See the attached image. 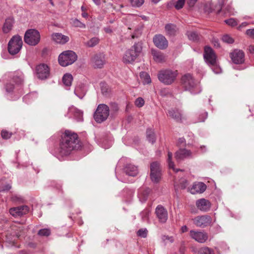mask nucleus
Segmentation results:
<instances>
[{
  "label": "nucleus",
  "mask_w": 254,
  "mask_h": 254,
  "mask_svg": "<svg viewBox=\"0 0 254 254\" xmlns=\"http://www.w3.org/2000/svg\"><path fill=\"white\" fill-rule=\"evenodd\" d=\"M81 146L77 134L69 130H65L62 137L59 147L55 151V155L60 160L68 155L71 151L78 149Z\"/></svg>",
  "instance_id": "f257e3e1"
},
{
  "label": "nucleus",
  "mask_w": 254,
  "mask_h": 254,
  "mask_svg": "<svg viewBox=\"0 0 254 254\" xmlns=\"http://www.w3.org/2000/svg\"><path fill=\"white\" fill-rule=\"evenodd\" d=\"M203 58L206 63L211 67L215 73L221 72V68L217 64L216 55L211 48L208 46L204 48Z\"/></svg>",
  "instance_id": "f03ea898"
},
{
  "label": "nucleus",
  "mask_w": 254,
  "mask_h": 254,
  "mask_svg": "<svg viewBox=\"0 0 254 254\" xmlns=\"http://www.w3.org/2000/svg\"><path fill=\"white\" fill-rule=\"evenodd\" d=\"M181 82L185 90L190 91L191 94H196L201 91L199 82L195 80L190 74L183 76Z\"/></svg>",
  "instance_id": "7ed1b4c3"
},
{
  "label": "nucleus",
  "mask_w": 254,
  "mask_h": 254,
  "mask_svg": "<svg viewBox=\"0 0 254 254\" xmlns=\"http://www.w3.org/2000/svg\"><path fill=\"white\" fill-rule=\"evenodd\" d=\"M142 49L141 43H135L129 49L126 51L123 58V62L126 64H133L139 56Z\"/></svg>",
  "instance_id": "20e7f679"
},
{
  "label": "nucleus",
  "mask_w": 254,
  "mask_h": 254,
  "mask_svg": "<svg viewBox=\"0 0 254 254\" xmlns=\"http://www.w3.org/2000/svg\"><path fill=\"white\" fill-rule=\"evenodd\" d=\"M178 73L177 70L166 69L161 70L158 74L159 81L165 85H170L175 81Z\"/></svg>",
  "instance_id": "39448f33"
},
{
  "label": "nucleus",
  "mask_w": 254,
  "mask_h": 254,
  "mask_svg": "<svg viewBox=\"0 0 254 254\" xmlns=\"http://www.w3.org/2000/svg\"><path fill=\"white\" fill-rule=\"evenodd\" d=\"M77 56L72 51H65L59 56V64L62 66H67L74 63L77 60Z\"/></svg>",
  "instance_id": "423d86ee"
},
{
  "label": "nucleus",
  "mask_w": 254,
  "mask_h": 254,
  "mask_svg": "<svg viewBox=\"0 0 254 254\" xmlns=\"http://www.w3.org/2000/svg\"><path fill=\"white\" fill-rule=\"evenodd\" d=\"M11 81L7 83L5 86L6 92L7 96H10L12 92H15L13 90L15 89V86L11 82H15L17 85H20L23 82V74L19 71H16L11 75Z\"/></svg>",
  "instance_id": "0eeeda50"
},
{
  "label": "nucleus",
  "mask_w": 254,
  "mask_h": 254,
  "mask_svg": "<svg viewBox=\"0 0 254 254\" xmlns=\"http://www.w3.org/2000/svg\"><path fill=\"white\" fill-rule=\"evenodd\" d=\"M40 39V34L36 29H28L25 33L24 42L30 46H34L37 45L39 43Z\"/></svg>",
  "instance_id": "6e6552de"
},
{
  "label": "nucleus",
  "mask_w": 254,
  "mask_h": 254,
  "mask_svg": "<svg viewBox=\"0 0 254 254\" xmlns=\"http://www.w3.org/2000/svg\"><path fill=\"white\" fill-rule=\"evenodd\" d=\"M109 108L104 104H99L94 114V119L98 123L106 121L109 115Z\"/></svg>",
  "instance_id": "1a4fd4ad"
},
{
  "label": "nucleus",
  "mask_w": 254,
  "mask_h": 254,
  "mask_svg": "<svg viewBox=\"0 0 254 254\" xmlns=\"http://www.w3.org/2000/svg\"><path fill=\"white\" fill-rule=\"evenodd\" d=\"M23 44L22 38L19 35H15L10 40L8 44V51L10 55L17 54L21 50Z\"/></svg>",
  "instance_id": "9d476101"
},
{
  "label": "nucleus",
  "mask_w": 254,
  "mask_h": 254,
  "mask_svg": "<svg viewBox=\"0 0 254 254\" xmlns=\"http://www.w3.org/2000/svg\"><path fill=\"white\" fill-rule=\"evenodd\" d=\"M192 221L197 227L205 228L211 224L212 218L209 215H203L194 217Z\"/></svg>",
  "instance_id": "9b49d317"
},
{
  "label": "nucleus",
  "mask_w": 254,
  "mask_h": 254,
  "mask_svg": "<svg viewBox=\"0 0 254 254\" xmlns=\"http://www.w3.org/2000/svg\"><path fill=\"white\" fill-rule=\"evenodd\" d=\"M190 235L191 238L200 243H204L208 239L207 234L203 231L191 230Z\"/></svg>",
  "instance_id": "f8f14e48"
},
{
  "label": "nucleus",
  "mask_w": 254,
  "mask_h": 254,
  "mask_svg": "<svg viewBox=\"0 0 254 254\" xmlns=\"http://www.w3.org/2000/svg\"><path fill=\"white\" fill-rule=\"evenodd\" d=\"M36 72L37 77L39 79H44L49 76V68L48 66L45 64H40L36 66Z\"/></svg>",
  "instance_id": "ddd939ff"
},
{
  "label": "nucleus",
  "mask_w": 254,
  "mask_h": 254,
  "mask_svg": "<svg viewBox=\"0 0 254 254\" xmlns=\"http://www.w3.org/2000/svg\"><path fill=\"white\" fill-rule=\"evenodd\" d=\"M155 214L159 222L165 223L168 219L167 210L161 205H158L155 209Z\"/></svg>",
  "instance_id": "4468645a"
},
{
  "label": "nucleus",
  "mask_w": 254,
  "mask_h": 254,
  "mask_svg": "<svg viewBox=\"0 0 254 254\" xmlns=\"http://www.w3.org/2000/svg\"><path fill=\"white\" fill-rule=\"evenodd\" d=\"M154 45L160 49L164 50L167 48L168 42L166 38L161 34L156 35L153 39Z\"/></svg>",
  "instance_id": "2eb2a0df"
},
{
  "label": "nucleus",
  "mask_w": 254,
  "mask_h": 254,
  "mask_svg": "<svg viewBox=\"0 0 254 254\" xmlns=\"http://www.w3.org/2000/svg\"><path fill=\"white\" fill-rule=\"evenodd\" d=\"M29 211V207L26 205L11 208L9 209L10 214L15 217H20Z\"/></svg>",
  "instance_id": "dca6fc26"
},
{
  "label": "nucleus",
  "mask_w": 254,
  "mask_h": 254,
  "mask_svg": "<svg viewBox=\"0 0 254 254\" xmlns=\"http://www.w3.org/2000/svg\"><path fill=\"white\" fill-rule=\"evenodd\" d=\"M230 57L236 64H241L244 62V53L242 51L235 50L231 54Z\"/></svg>",
  "instance_id": "f3484780"
},
{
  "label": "nucleus",
  "mask_w": 254,
  "mask_h": 254,
  "mask_svg": "<svg viewBox=\"0 0 254 254\" xmlns=\"http://www.w3.org/2000/svg\"><path fill=\"white\" fill-rule=\"evenodd\" d=\"M196 206L200 211L206 212L210 209L211 203L205 198H201L196 201Z\"/></svg>",
  "instance_id": "a211bd4d"
},
{
  "label": "nucleus",
  "mask_w": 254,
  "mask_h": 254,
  "mask_svg": "<svg viewBox=\"0 0 254 254\" xmlns=\"http://www.w3.org/2000/svg\"><path fill=\"white\" fill-rule=\"evenodd\" d=\"M93 66L96 68H102L105 64V56L102 54L95 55L92 59Z\"/></svg>",
  "instance_id": "6ab92c4d"
},
{
  "label": "nucleus",
  "mask_w": 254,
  "mask_h": 254,
  "mask_svg": "<svg viewBox=\"0 0 254 254\" xmlns=\"http://www.w3.org/2000/svg\"><path fill=\"white\" fill-rule=\"evenodd\" d=\"M206 189V185L202 182L194 183L190 189V192L192 194L201 193Z\"/></svg>",
  "instance_id": "aec40b11"
},
{
  "label": "nucleus",
  "mask_w": 254,
  "mask_h": 254,
  "mask_svg": "<svg viewBox=\"0 0 254 254\" xmlns=\"http://www.w3.org/2000/svg\"><path fill=\"white\" fill-rule=\"evenodd\" d=\"M68 115L69 118L73 117L77 121H82V112L74 106H71L69 108Z\"/></svg>",
  "instance_id": "412c9836"
},
{
  "label": "nucleus",
  "mask_w": 254,
  "mask_h": 254,
  "mask_svg": "<svg viewBox=\"0 0 254 254\" xmlns=\"http://www.w3.org/2000/svg\"><path fill=\"white\" fill-rule=\"evenodd\" d=\"M52 37L54 41L60 44H64L69 40L68 36L60 33H53L52 35Z\"/></svg>",
  "instance_id": "4be33fe9"
},
{
  "label": "nucleus",
  "mask_w": 254,
  "mask_h": 254,
  "mask_svg": "<svg viewBox=\"0 0 254 254\" xmlns=\"http://www.w3.org/2000/svg\"><path fill=\"white\" fill-rule=\"evenodd\" d=\"M191 155V152L190 150L186 149H182L176 152L175 158L178 162H180L184 159L190 157Z\"/></svg>",
  "instance_id": "5701e85b"
},
{
  "label": "nucleus",
  "mask_w": 254,
  "mask_h": 254,
  "mask_svg": "<svg viewBox=\"0 0 254 254\" xmlns=\"http://www.w3.org/2000/svg\"><path fill=\"white\" fill-rule=\"evenodd\" d=\"M87 87L83 83H80L77 85L74 90V94L79 98L82 99L86 94Z\"/></svg>",
  "instance_id": "b1692460"
},
{
  "label": "nucleus",
  "mask_w": 254,
  "mask_h": 254,
  "mask_svg": "<svg viewBox=\"0 0 254 254\" xmlns=\"http://www.w3.org/2000/svg\"><path fill=\"white\" fill-rule=\"evenodd\" d=\"M150 191L149 189L144 187L141 188L138 190L137 196L141 203L146 201Z\"/></svg>",
  "instance_id": "393cba45"
},
{
  "label": "nucleus",
  "mask_w": 254,
  "mask_h": 254,
  "mask_svg": "<svg viewBox=\"0 0 254 254\" xmlns=\"http://www.w3.org/2000/svg\"><path fill=\"white\" fill-rule=\"evenodd\" d=\"M14 20L13 18L6 19L2 27V31L4 33H9L12 29Z\"/></svg>",
  "instance_id": "a878e982"
},
{
  "label": "nucleus",
  "mask_w": 254,
  "mask_h": 254,
  "mask_svg": "<svg viewBox=\"0 0 254 254\" xmlns=\"http://www.w3.org/2000/svg\"><path fill=\"white\" fill-rule=\"evenodd\" d=\"M125 172L126 175L134 177L138 174V169L136 166L132 164L127 165L125 169Z\"/></svg>",
  "instance_id": "bb28decb"
},
{
  "label": "nucleus",
  "mask_w": 254,
  "mask_h": 254,
  "mask_svg": "<svg viewBox=\"0 0 254 254\" xmlns=\"http://www.w3.org/2000/svg\"><path fill=\"white\" fill-rule=\"evenodd\" d=\"M151 54L153 60L157 63H162L165 61V56L161 52L156 50H152Z\"/></svg>",
  "instance_id": "cd10ccee"
},
{
  "label": "nucleus",
  "mask_w": 254,
  "mask_h": 254,
  "mask_svg": "<svg viewBox=\"0 0 254 254\" xmlns=\"http://www.w3.org/2000/svg\"><path fill=\"white\" fill-rule=\"evenodd\" d=\"M168 116L176 121L179 122L182 121V114L178 109H171L168 111Z\"/></svg>",
  "instance_id": "c85d7f7f"
},
{
  "label": "nucleus",
  "mask_w": 254,
  "mask_h": 254,
  "mask_svg": "<svg viewBox=\"0 0 254 254\" xmlns=\"http://www.w3.org/2000/svg\"><path fill=\"white\" fill-rule=\"evenodd\" d=\"M165 30L168 35L173 36L176 35L178 29L175 25L170 23L165 26Z\"/></svg>",
  "instance_id": "c756f323"
},
{
  "label": "nucleus",
  "mask_w": 254,
  "mask_h": 254,
  "mask_svg": "<svg viewBox=\"0 0 254 254\" xmlns=\"http://www.w3.org/2000/svg\"><path fill=\"white\" fill-rule=\"evenodd\" d=\"M72 80L73 78L71 74L66 73L64 75L63 77V82L64 84L67 87V90H68L69 87L71 86Z\"/></svg>",
  "instance_id": "7c9ffc66"
},
{
  "label": "nucleus",
  "mask_w": 254,
  "mask_h": 254,
  "mask_svg": "<svg viewBox=\"0 0 254 254\" xmlns=\"http://www.w3.org/2000/svg\"><path fill=\"white\" fill-rule=\"evenodd\" d=\"M146 137L149 142L154 143L156 141L154 130L150 128L147 129L146 130Z\"/></svg>",
  "instance_id": "2f4dec72"
},
{
  "label": "nucleus",
  "mask_w": 254,
  "mask_h": 254,
  "mask_svg": "<svg viewBox=\"0 0 254 254\" xmlns=\"http://www.w3.org/2000/svg\"><path fill=\"white\" fill-rule=\"evenodd\" d=\"M140 77L143 84H149L151 81L149 75L146 72H141Z\"/></svg>",
  "instance_id": "473e14b6"
},
{
  "label": "nucleus",
  "mask_w": 254,
  "mask_h": 254,
  "mask_svg": "<svg viewBox=\"0 0 254 254\" xmlns=\"http://www.w3.org/2000/svg\"><path fill=\"white\" fill-rule=\"evenodd\" d=\"M172 156H173L172 153L171 152L169 151L168 152L167 162L168 163V166H169V168L172 169L174 171H175L176 172H177L179 171H182V170L176 169L175 168L174 164L172 161Z\"/></svg>",
  "instance_id": "72a5a7b5"
},
{
  "label": "nucleus",
  "mask_w": 254,
  "mask_h": 254,
  "mask_svg": "<svg viewBox=\"0 0 254 254\" xmlns=\"http://www.w3.org/2000/svg\"><path fill=\"white\" fill-rule=\"evenodd\" d=\"M161 173L160 164L157 162H152L150 165V173Z\"/></svg>",
  "instance_id": "f704fd0d"
},
{
  "label": "nucleus",
  "mask_w": 254,
  "mask_h": 254,
  "mask_svg": "<svg viewBox=\"0 0 254 254\" xmlns=\"http://www.w3.org/2000/svg\"><path fill=\"white\" fill-rule=\"evenodd\" d=\"M11 189V185L5 182V180L0 181V191H5Z\"/></svg>",
  "instance_id": "c9c22d12"
},
{
  "label": "nucleus",
  "mask_w": 254,
  "mask_h": 254,
  "mask_svg": "<svg viewBox=\"0 0 254 254\" xmlns=\"http://www.w3.org/2000/svg\"><path fill=\"white\" fill-rule=\"evenodd\" d=\"M37 97L36 93H31L27 94L23 97V101L26 103H29L31 101L36 99Z\"/></svg>",
  "instance_id": "e433bc0d"
},
{
  "label": "nucleus",
  "mask_w": 254,
  "mask_h": 254,
  "mask_svg": "<svg viewBox=\"0 0 254 254\" xmlns=\"http://www.w3.org/2000/svg\"><path fill=\"white\" fill-rule=\"evenodd\" d=\"M150 211L148 209H144L140 213V216L143 221L148 222L149 221V216Z\"/></svg>",
  "instance_id": "4c0bfd02"
},
{
  "label": "nucleus",
  "mask_w": 254,
  "mask_h": 254,
  "mask_svg": "<svg viewBox=\"0 0 254 254\" xmlns=\"http://www.w3.org/2000/svg\"><path fill=\"white\" fill-rule=\"evenodd\" d=\"M72 25L75 27L82 29L86 28V25L77 18L73 19L72 20Z\"/></svg>",
  "instance_id": "58836bf2"
},
{
  "label": "nucleus",
  "mask_w": 254,
  "mask_h": 254,
  "mask_svg": "<svg viewBox=\"0 0 254 254\" xmlns=\"http://www.w3.org/2000/svg\"><path fill=\"white\" fill-rule=\"evenodd\" d=\"M207 112H203L198 114L197 119L195 121V123L203 122L207 117Z\"/></svg>",
  "instance_id": "ea45409f"
},
{
  "label": "nucleus",
  "mask_w": 254,
  "mask_h": 254,
  "mask_svg": "<svg viewBox=\"0 0 254 254\" xmlns=\"http://www.w3.org/2000/svg\"><path fill=\"white\" fill-rule=\"evenodd\" d=\"M99 39L97 37H93L86 43V45L89 47H93L99 43Z\"/></svg>",
  "instance_id": "a19ab883"
},
{
  "label": "nucleus",
  "mask_w": 254,
  "mask_h": 254,
  "mask_svg": "<svg viewBox=\"0 0 254 254\" xmlns=\"http://www.w3.org/2000/svg\"><path fill=\"white\" fill-rule=\"evenodd\" d=\"M161 173H150V178L154 183H158L161 179Z\"/></svg>",
  "instance_id": "79ce46f5"
},
{
  "label": "nucleus",
  "mask_w": 254,
  "mask_h": 254,
  "mask_svg": "<svg viewBox=\"0 0 254 254\" xmlns=\"http://www.w3.org/2000/svg\"><path fill=\"white\" fill-rule=\"evenodd\" d=\"M198 254H214L213 251L208 247H203L198 251Z\"/></svg>",
  "instance_id": "37998d69"
},
{
  "label": "nucleus",
  "mask_w": 254,
  "mask_h": 254,
  "mask_svg": "<svg viewBox=\"0 0 254 254\" xmlns=\"http://www.w3.org/2000/svg\"><path fill=\"white\" fill-rule=\"evenodd\" d=\"M187 35L190 40L195 41L198 39V35L195 32H188Z\"/></svg>",
  "instance_id": "c03bdc74"
},
{
  "label": "nucleus",
  "mask_w": 254,
  "mask_h": 254,
  "mask_svg": "<svg viewBox=\"0 0 254 254\" xmlns=\"http://www.w3.org/2000/svg\"><path fill=\"white\" fill-rule=\"evenodd\" d=\"M133 7H138L141 6L144 2V0H129Z\"/></svg>",
  "instance_id": "a18cd8bd"
},
{
  "label": "nucleus",
  "mask_w": 254,
  "mask_h": 254,
  "mask_svg": "<svg viewBox=\"0 0 254 254\" xmlns=\"http://www.w3.org/2000/svg\"><path fill=\"white\" fill-rule=\"evenodd\" d=\"M12 135V133L11 132L8 131L5 129H3L1 130V135L3 139H7L11 137Z\"/></svg>",
  "instance_id": "49530a36"
},
{
  "label": "nucleus",
  "mask_w": 254,
  "mask_h": 254,
  "mask_svg": "<svg viewBox=\"0 0 254 254\" xmlns=\"http://www.w3.org/2000/svg\"><path fill=\"white\" fill-rule=\"evenodd\" d=\"M148 231L147 229L143 228V229H140L139 230H138L137 232V234L138 236L142 237V238H146L147 235Z\"/></svg>",
  "instance_id": "de8ad7c7"
},
{
  "label": "nucleus",
  "mask_w": 254,
  "mask_h": 254,
  "mask_svg": "<svg viewBox=\"0 0 254 254\" xmlns=\"http://www.w3.org/2000/svg\"><path fill=\"white\" fill-rule=\"evenodd\" d=\"M50 233L51 231L48 229H41L38 232V235L41 236H48Z\"/></svg>",
  "instance_id": "09e8293b"
},
{
  "label": "nucleus",
  "mask_w": 254,
  "mask_h": 254,
  "mask_svg": "<svg viewBox=\"0 0 254 254\" xmlns=\"http://www.w3.org/2000/svg\"><path fill=\"white\" fill-rule=\"evenodd\" d=\"M227 0H218V4L216 6L218 13H219L221 12L222 9V7L224 5V4L227 2Z\"/></svg>",
  "instance_id": "8fccbe9b"
},
{
  "label": "nucleus",
  "mask_w": 254,
  "mask_h": 254,
  "mask_svg": "<svg viewBox=\"0 0 254 254\" xmlns=\"http://www.w3.org/2000/svg\"><path fill=\"white\" fill-rule=\"evenodd\" d=\"M225 22L231 26H235L238 24L237 21L234 18H230L229 19L225 20Z\"/></svg>",
  "instance_id": "3c124183"
},
{
  "label": "nucleus",
  "mask_w": 254,
  "mask_h": 254,
  "mask_svg": "<svg viewBox=\"0 0 254 254\" xmlns=\"http://www.w3.org/2000/svg\"><path fill=\"white\" fill-rule=\"evenodd\" d=\"M222 39L224 42L228 44H231L234 42V40L232 39V38L228 35L223 36Z\"/></svg>",
  "instance_id": "603ef678"
},
{
  "label": "nucleus",
  "mask_w": 254,
  "mask_h": 254,
  "mask_svg": "<svg viewBox=\"0 0 254 254\" xmlns=\"http://www.w3.org/2000/svg\"><path fill=\"white\" fill-rule=\"evenodd\" d=\"M225 13L229 15H234L235 11L231 6L228 5L225 8Z\"/></svg>",
  "instance_id": "864d4df0"
},
{
  "label": "nucleus",
  "mask_w": 254,
  "mask_h": 254,
  "mask_svg": "<svg viewBox=\"0 0 254 254\" xmlns=\"http://www.w3.org/2000/svg\"><path fill=\"white\" fill-rule=\"evenodd\" d=\"M144 104V101L143 98L139 97L135 101V105L138 107H141Z\"/></svg>",
  "instance_id": "5fc2aeb1"
},
{
  "label": "nucleus",
  "mask_w": 254,
  "mask_h": 254,
  "mask_svg": "<svg viewBox=\"0 0 254 254\" xmlns=\"http://www.w3.org/2000/svg\"><path fill=\"white\" fill-rule=\"evenodd\" d=\"M185 0H178L176 2L175 7L177 9H181L185 3Z\"/></svg>",
  "instance_id": "6e6d98bb"
},
{
  "label": "nucleus",
  "mask_w": 254,
  "mask_h": 254,
  "mask_svg": "<svg viewBox=\"0 0 254 254\" xmlns=\"http://www.w3.org/2000/svg\"><path fill=\"white\" fill-rule=\"evenodd\" d=\"M106 141V140L103 141L102 144V147L103 148H104L105 149H107L110 148L112 146L113 143V140L112 139H110L109 141H107V144Z\"/></svg>",
  "instance_id": "4d7b16f0"
},
{
  "label": "nucleus",
  "mask_w": 254,
  "mask_h": 254,
  "mask_svg": "<svg viewBox=\"0 0 254 254\" xmlns=\"http://www.w3.org/2000/svg\"><path fill=\"white\" fill-rule=\"evenodd\" d=\"M162 240L164 242H169L170 243H173L174 242V239L173 237L169 236L167 235H163L162 237Z\"/></svg>",
  "instance_id": "13d9d810"
},
{
  "label": "nucleus",
  "mask_w": 254,
  "mask_h": 254,
  "mask_svg": "<svg viewBox=\"0 0 254 254\" xmlns=\"http://www.w3.org/2000/svg\"><path fill=\"white\" fill-rule=\"evenodd\" d=\"M188 185V181L185 179H183L180 183V185L179 187L181 189H184L187 187Z\"/></svg>",
  "instance_id": "bf43d9fd"
},
{
  "label": "nucleus",
  "mask_w": 254,
  "mask_h": 254,
  "mask_svg": "<svg viewBox=\"0 0 254 254\" xmlns=\"http://www.w3.org/2000/svg\"><path fill=\"white\" fill-rule=\"evenodd\" d=\"M246 34L249 36L254 38V29H250L246 31Z\"/></svg>",
  "instance_id": "052dcab7"
},
{
  "label": "nucleus",
  "mask_w": 254,
  "mask_h": 254,
  "mask_svg": "<svg viewBox=\"0 0 254 254\" xmlns=\"http://www.w3.org/2000/svg\"><path fill=\"white\" fill-rule=\"evenodd\" d=\"M197 0H187V3L190 7H192L194 5Z\"/></svg>",
  "instance_id": "680f3d73"
},
{
  "label": "nucleus",
  "mask_w": 254,
  "mask_h": 254,
  "mask_svg": "<svg viewBox=\"0 0 254 254\" xmlns=\"http://www.w3.org/2000/svg\"><path fill=\"white\" fill-rule=\"evenodd\" d=\"M248 24L249 23L248 22H244L242 23V24L238 27V28L239 30H241V28L246 27Z\"/></svg>",
  "instance_id": "e2e57ef3"
},
{
  "label": "nucleus",
  "mask_w": 254,
  "mask_h": 254,
  "mask_svg": "<svg viewBox=\"0 0 254 254\" xmlns=\"http://www.w3.org/2000/svg\"><path fill=\"white\" fill-rule=\"evenodd\" d=\"M188 228L186 225L183 226L181 227V233H185V232L188 231Z\"/></svg>",
  "instance_id": "0e129e2a"
},
{
  "label": "nucleus",
  "mask_w": 254,
  "mask_h": 254,
  "mask_svg": "<svg viewBox=\"0 0 254 254\" xmlns=\"http://www.w3.org/2000/svg\"><path fill=\"white\" fill-rule=\"evenodd\" d=\"M185 143V139L183 137L180 138L178 140V143L180 144H183Z\"/></svg>",
  "instance_id": "69168bd1"
},
{
  "label": "nucleus",
  "mask_w": 254,
  "mask_h": 254,
  "mask_svg": "<svg viewBox=\"0 0 254 254\" xmlns=\"http://www.w3.org/2000/svg\"><path fill=\"white\" fill-rule=\"evenodd\" d=\"M116 177L117 178V179L119 180V181H121V182H126V180H125V179H122L121 177L119 176V175L118 174L117 172H116Z\"/></svg>",
  "instance_id": "338daca9"
},
{
  "label": "nucleus",
  "mask_w": 254,
  "mask_h": 254,
  "mask_svg": "<svg viewBox=\"0 0 254 254\" xmlns=\"http://www.w3.org/2000/svg\"><path fill=\"white\" fill-rule=\"evenodd\" d=\"M81 15H82V16L84 18H87V17H88V13L84 11L82 13Z\"/></svg>",
  "instance_id": "774afa93"
}]
</instances>
